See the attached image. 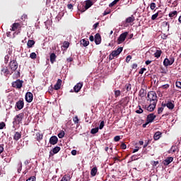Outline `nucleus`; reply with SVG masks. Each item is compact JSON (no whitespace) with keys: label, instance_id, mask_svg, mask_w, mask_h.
I'll use <instances>...</instances> for the list:
<instances>
[{"label":"nucleus","instance_id":"nucleus-1","mask_svg":"<svg viewBox=\"0 0 181 181\" xmlns=\"http://www.w3.org/2000/svg\"><path fill=\"white\" fill-rule=\"evenodd\" d=\"M147 101L150 103L158 104V95H156V91H150L147 94Z\"/></svg>","mask_w":181,"mask_h":181},{"label":"nucleus","instance_id":"nucleus-2","mask_svg":"<svg viewBox=\"0 0 181 181\" xmlns=\"http://www.w3.org/2000/svg\"><path fill=\"white\" fill-rule=\"evenodd\" d=\"M93 3L91 0H86L85 1V6H78V9L81 13L86 12V11H87V9H90V8H91V6H93Z\"/></svg>","mask_w":181,"mask_h":181},{"label":"nucleus","instance_id":"nucleus-3","mask_svg":"<svg viewBox=\"0 0 181 181\" xmlns=\"http://www.w3.org/2000/svg\"><path fill=\"white\" fill-rule=\"evenodd\" d=\"M24 117H25V113L24 112H21V113L17 115L14 117L13 124H16L17 125H19V124H21L22 123V119H23Z\"/></svg>","mask_w":181,"mask_h":181},{"label":"nucleus","instance_id":"nucleus-4","mask_svg":"<svg viewBox=\"0 0 181 181\" xmlns=\"http://www.w3.org/2000/svg\"><path fill=\"white\" fill-rule=\"evenodd\" d=\"M12 87L16 88L17 90H21L23 86V81L21 79H17L16 81L12 82Z\"/></svg>","mask_w":181,"mask_h":181},{"label":"nucleus","instance_id":"nucleus-5","mask_svg":"<svg viewBox=\"0 0 181 181\" xmlns=\"http://www.w3.org/2000/svg\"><path fill=\"white\" fill-rule=\"evenodd\" d=\"M9 67L13 72L16 71L18 69V62H16V59L11 60Z\"/></svg>","mask_w":181,"mask_h":181},{"label":"nucleus","instance_id":"nucleus-6","mask_svg":"<svg viewBox=\"0 0 181 181\" xmlns=\"http://www.w3.org/2000/svg\"><path fill=\"white\" fill-rule=\"evenodd\" d=\"M127 36H128V32H124L122 33L117 39L118 45H121V43H122L123 42H125V40L127 39Z\"/></svg>","mask_w":181,"mask_h":181},{"label":"nucleus","instance_id":"nucleus-7","mask_svg":"<svg viewBox=\"0 0 181 181\" xmlns=\"http://www.w3.org/2000/svg\"><path fill=\"white\" fill-rule=\"evenodd\" d=\"M25 101L27 103H32L33 101V93L31 92H27L25 94Z\"/></svg>","mask_w":181,"mask_h":181},{"label":"nucleus","instance_id":"nucleus-8","mask_svg":"<svg viewBox=\"0 0 181 181\" xmlns=\"http://www.w3.org/2000/svg\"><path fill=\"white\" fill-rule=\"evenodd\" d=\"M16 107L18 110H22L23 107H25V102H23V99H20V100L16 102Z\"/></svg>","mask_w":181,"mask_h":181},{"label":"nucleus","instance_id":"nucleus-9","mask_svg":"<svg viewBox=\"0 0 181 181\" xmlns=\"http://www.w3.org/2000/svg\"><path fill=\"white\" fill-rule=\"evenodd\" d=\"M155 118H156V115H155L153 113H151L148 115L146 121L151 124V122H153Z\"/></svg>","mask_w":181,"mask_h":181},{"label":"nucleus","instance_id":"nucleus-10","mask_svg":"<svg viewBox=\"0 0 181 181\" xmlns=\"http://www.w3.org/2000/svg\"><path fill=\"white\" fill-rule=\"evenodd\" d=\"M82 88H83V82H79L74 87V90L75 93H78Z\"/></svg>","mask_w":181,"mask_h":181},{"label":"nucleus","instance_id":"nucleus-11","mask_svg":"<svg viewBox=\"0 0 181 181\" xmlns=\"http://www.w3.org/2000/svg\"><path fill=\"white\" fill-rule=\"evenodd\" d=\"M59 142V139L56 136H52L49 139V144L51 145H56Z\"/></svg>","mask_w":181,"mask_h":181},{"label":"nucleus","instance_id":"nucleus-12","mask_svg":"<svg viewBox=\"0 0 181 181\" xmlns=\"http://www.w3.org/2000/svg\"><path fill=\"white\" fill-rule=\"evenodd\" d=\"M122 52V47H119L117 50H114L112 52V56L113 57H117L119 54H121Z\"/></svg>","mask_w":181,"mask_h":181},{"label":"nucleus","instance_id":"nucleus-13","mask_svg":"<svg viewBox=\"0 0 181 181\" xmlns=\"http://www.w3.org/2000/svg\"><path fill=\"white\" fill-rule=\"evenodd\" d=\"M60 147L56 146L52 148V151L49 152V156H53V155H56V153H59L60 152Z\"/></svg>","mask_w":181,"mask_h":181},{"label":"nucleus","instance_id":"nucleus-14","mask_svg":"<svg viewBox=\"0 0 181 181\" xmlns=\"http://www.w3.org/2000/svg\"><path fill=\"white\" fill-rule=\"evenodd\" d=\"M173 162V157H168L165 160L163 161V163L165 166L170 165Z\"/></svg>","mask_w":181,"mask_h":181},{"label":"nucleus","instance_id":"nucleus-15","mask_svg":"<svg viewBox=\"0 0 181 181\" xmlns=\"http://www.w3.org/2000/svg\"><path fill=\"white\" fill-rule=\"evenodd\" d=\"M21 28H22V25H21V23H14L12 25L11 30H12L13 32H15V30H17L18 29H21Z\"/></svg>","mask_w":181,"mask_h":181},{"label":"nucleus","instance_id":"nucleus-16","mask_svg":"<svg viewBox=\"0 0 181 181\" xmlns=\"http://www.w3.org/2000/svg\"><path fill=\"white\" fill-rule=\"evenodd\" d=\"M155 108H156V103H151L150 105L146 107V110L147 111H149V112H152L155 110Z\"/></svg>","mask_w":181,"mask_h":181},{"label":"nucleus","instance_id":"nucleus-17","mask_svg":"<svg viewBox=\"0 0 181 181\" xmlns=\"http://www.w3.org/2000/svg\"><path fill=\"white\" fill-rule=\"evenodd\" d=\"M95 45H100L101 43V35H100V33L95 34Z\"/></svg>","mask_w":181,"mask_h":181},{"label":"nucleus","instance_id":"nucleus-18","mask_svg":"<svg viewBox=\"0 0 181 181\" xmlns=\"http://www.w3.org/2000/svg\"><path fill=\"white\" fill-rule=\"evenodd\" d=\"M62 79H58L56 84L54 86V90H60V88H62Z\"/></svg>","mask_w":181,"mask_h":181},{"label":"nucleus","instance_id":"nucleus-19","mask_svg":"<svg viewBox=\"0 0 181 181\" xmlns=\"http://www.w3.org/2000/svg\"><path fill=\"white\" fill-rule=\"evenodd\" d=\"M22 138V133L16 132L13 136V140L18 141V139Z\"/></svg>","mask_w":181,"mask_h":181},{"label":"nucleus","instance_id":"nucleus-20","mask_svg":"<svg viewBox=\"0 0 181 181\" xmlns=\"http://www.w3.org/2000/svg\"><path fill=\"white\" fill-rule=\"evenodd\" d=\"M162 136V132L158 131L154 134L153 139L154 141H158L160 139V137Z\"/></svg>","mask_w":181,"mask_h":181},{"label":"nucleus","instance_id":"nucleus-21","mask_svg":"<svg viewBox=\"0 0 181 181\" xmlns=\"http://www.w3.org/2000/svg\"><path fill=\"white\" fill-rule=\"evenodd\" d=\"M135 21V16L134 15H132L131 16L126 18L125 22L126 23H132Z\"/></svg>","mask_w":181,"mask_h":181},{"label":"nucleus","instance_id":"nucleus-22","mask_svg":"<svg viewBox=\"0 0 181 181\" xmlns=\"http://www.w3.org/2000/svg\"><path fill=\"white\" fill-rule=\"evenodd\" d=\"M80 44L83 46V47H87L88 45H90V41L86 40V39H83L80 41Z\"/></svg>","mask_w":181,"mask_h":181},{"label":"nucleus","instance_id":"nucleus-23","mask_svg":"<svg viewBox=\"0 0 181 181\" xmlns=\"http://www.w3.org/2000/svg\"><path fill=\"white\" fill-rule=\"evenodd\" d=\"M49 57H50V62L52 63V64H53L54 63V62H56V58L57 57L56 56V54L51 53Z\"/></svg>","mask_w":181,"mask_h":181},{"label":"nucleus","instance_id":"nucleus-24","mask_svg":"<svg viewBox=\"0 0 181 181\" xmlns=\"http://www.w3.org/2000/svg\"><path fill=\"white\" fill-rule=\"evenodd\" d=\"M139 97H141V98H143V97H145V95H146V90L141 88L139 92Z\"/></svg>","mask_w":181,"mask_h":181},{"label":"nucleus","instance_id":"nucleus-25","mask_svg":"<svg viewBox=\"0 0 181 181\" xmlns=\"http://www.w3.org/2000/svg\"><path fill=\"white\" fill-rule=\"evenodd\" d=\"M163 66H165V67H168V66H172V64H170V61L169 59L165 58L163 61Z\"/></svg>","mask_w":181,"mask_h":181},{"label":"nucleus","instance_id":"nucleus-26","mask_svg":"<svg viewBox=\"0 0 181 181\" xmlns=\"http://www.w3.org/2000/svg\"><path fill=\"white\" fill-rule=\"evenodd\" d=\"M167 107L168 110H173V108H175V104H173L171 101H168L167 103Z\"/></svg>","mask_w":181,"mask_h":181},{"label":"nucleus","instance_id":"nucleus-27","mask_svg":"<svg viewBox=\"0 0 181 181\" xmlns=\"http://www.w3.org/2000/svg\"><path fill=\"white\" fill-rule=\"evenodd\" d=\"M34 45H35V40H29L28 43H27V46L29 48L33 47Z\"/></svg>","mask_w":181,"mask_h":181},{"label":"nucleus","instance_id":"nucleus-28","mask_svg":"<svg viewBox=\"0 0 181 181\" xmlns=\"http://www.w3.org/2000/svg\"><path fill=\"white\" fill-rule=\"evenodd\" d=\"M97 167H94L93 168L91 169L90 170V175L91 176L94 177L95 175H97Z\"/></svg>","mask_w":181,"mask_h":181},{"label":"nucleus","instance_id":"nucleus-29","mask_svg":"<svg viewBox=\"0 0 181 181\" xmlns=\"http://www.w3.org/2000/svg\"><path fill=\"white\" fill-rule=\"evenodd\" d=\"M169 18H175V16H177V11H174L168 14Z\"/></svg>","mask_w":181,"mask_h":181},{"label":"nucleus","instance_id":"nucleus-30","mask_svg":"<svg viewBox=\"0 0 181 181\" xmlns=\"http://www.w3.org/2000/svg\"><path fill=\"white\" fill-rule=\"evenodd\" d=\"M1 73H4V76H8L9 74V69H8V67L4 68L1 69Z\"/></svg>","mask_w":181,"mask_h":181},{"label":"nucleus","instance_id":"nucleus-31","mask_svg":"<svg viewBox=\"0 0 181 181\" xmlns=\"http://www.w3.org/2000/svg\"><path fill=\"white\" fill-rule=\"evenodd\" d=\"M160 54H162V50H156V52L154 53V56L157 59H159V57H160Z\"/></svg>","mask_w":181,"mask_h":181},{"label":"nucleus","instance_id":"nucleus-32","mask_svg":"<svg viewBox=\"0 0 181 181\" xmlns=\"http://www.w3.org/2000/svg\"><path fill=\"white\" fill-rule=\"evenodd\" d=\"M124 88L127 90V91H131L132 88V85L131 83H127L124 86Z\"/></svg>","mask_w":181,"mask_h":181},{"label":"nucleus","instance_id":"nucleus-33","mask_svg":"<svg viewBox=\"0 0 181 181\" xmlns=\"http://www.w3.org/2000/svg\"><path fill=\"white\" fill-rule=\"evenodd\" d=\"M118 2H119V0H115V1H113L112 3H110L109 4V8H112V6L117 5V4H118Z\"/></svg>","mask_w":181,"mask_h":181},{"label":"nucleus","instance_id":"nucleus-34","mask_svg":"<svg viewBox=\"0 0 181 181\" xmlns=\"http://www.w3.org/2000/svg\"><path fill=\"white\" fill-rule=\"evenodd\" d=\"M119 95H121V90H115V98H118V97H119Z\"/></svg>","mask_w":181,"mask_h":181},{"label":"nucleus","instance_id":"nucleus-35","mask_svg":"<svg viewBox=\"0 0 181 181\" xmlns=\"http://www.w3.org/2000/svg\"><path fill=\"white\" fill-rule=\"evenodd\" d=\"M69 46H70V42H69L65 41L63 43V47H64L65 49H69Z\"/></svg>","mask_w":181,"mask_h":181},{"label":"nucleus","instance_id":"nucleus-36","mask_svg":"<svg viewBox=\"0 0 181 181\" xmlns=\"http://www.w3.org/2000/svg\"><path fill=\"white\" fill-rule=\"evenodd\" d=\"M36 136L37 141H41V139H43V135L40 134V133H37Z\"/></svg>","mask_w":181,"mask_h":181},{"label":"nucleus","instance_id":"nucleus-37","mask_svg":"<svg viewBox=\"0 0 181 181\" xmlns=\"http://www.w3.org/2000/svg\"><path fill=\"white\" fill-rule=\"evenodd\" d=\"M30 59H32L33 60H35V59H36V57H37V55L36 54L35 52H32V53L30 54Z\"/></svg>","mask_w":181,"mask_h":181},{"label":"nucleus","instance_id":"nucleus-38","mask_svg":"<svg viewBox=\"0 0 181 181\" xmlns=\"http://www.w3.org/2000/svg\"><path fill=\"white\" fill-rule=\"evenodd\" d=\"M98 132V127L93 128L90 130V134H97Z\"/></svg>","mask_w":181,"mask_h":181},{"label":"nucleus","instance_id":"nucleus-39","mask_svg":"<svg viewBox=\"0 0 181 181\" xmlns=\"http://www.w3.org/2000/svg\"><path fill=\"white\" fill-rule=\"evenodd\" d=\"M139 110H136V114H142L144 112V110L141 107V105H139Z\"/></svg>","mask_w":181,"mask_h":181},{"label":"nucleus","instance_id":"nucleus-40","mask_svg":"<svg viewBox=\"0 0 181 181\" xmlns=\"http://www.w3.org/2000/svg\"><path fill=\"white\" fill-rule=\"evenodd\" d=\"M158 16H159V12L156 13L151 16V21H155Z\"/></svg>","mask_w":181,"mask_h":181},{"label":"nucleus","instance_id":"nucleus-41","mask_svg":"<svg viewBox=\"0 0 181 181\" xmlns=\"http://www.w3.org/2000/svg\"><path fill=\"white\" fill-rule=\"evenodd\" d=\"M64 131H61L60 133L58 134V137L62 139V138H64Z\"/></svg>","mask_w":181,"mask_h":181},{"label":"nucleus","instance_id":"nucleus-42","mask_svg":"<svg viewBox=\"0 0 181 181\" xmlns=\"http://www.w3.org/2000/svg\"><path fill=\"white\" fill-rule=\"evenodd\" d=\"M170 85L169 84H165L160 86V88H162L163 90H168V88H169Z\"/></svg>","mask_w":181,"mask_h":181},{"label":"nucleus","instance_id":"nucleus-43","mask_svg":"<svg viewBox=\"0 0 181 181\" xmlns=\"http://www.w3.org/2000/svg\"><path fill=\"white\" fill-rule=\"evenodd\" d=\"M110 13H111V10H110V9L105 10L104 11V13H103V16H105L107 15H110Z\"/></svg>","mask_w":181,"mask_h":181},{"label":"nucleus","instance_id":"nucleus-44","mask_svg":"<svg viewBox=\"0 0 181 181\" xmlns=\"http://www.w3.org/2000/svg\"><path fill=\"white\" fill-rule=\"evenodd\" d=\"M155 8H156V4L155 3H151L150 4V8L151 9V11H153V9H155Z\"/></svg>","mask_w":181,"mask_h":181},{"label":"nucleus","instance_id":"nucleus-45","mask_svg":"<svg viewBox=\"0 0 181 181\" xmlns=\"http://www.w3.org/2000/svg\"><path fill=\"white\" fill-rule=\"evenodd\" d=\"M131 160H132V161H134V160H138V156H136V155H133V156H132Z\"/></svg>","mask_w":181,"mask_h":181},{"label":"nucleus","instance_id":"nucleus-46","mask_svg":"<svg viewBox=\"0 0 181 181\" xmlns=\"http://www.w3.org/2000/svg\"><path fill=\"white\" fill-rule=\"evenodd\" d=\"M168 59L170 60V63L172 66V64H173V63H175V57H170Z\"/></svg>","mask_w":181,"mask_h":181},{"label":"nucleus","instance_id":"nucleus-47","mask_svg":"<svg viewBox=\"0 0 181 181\" xmlns=\"http://www.w3.org/2000/svg\"><path fill=\"white\" fill-rule=\"evenodd\" d=\"M131 59H132V57L131 55H128L126 57V63H129V62H131Z\"/></svg>","mask_w":181,"mask_h":181},{"label":"nucleus","instance_id":"nucleus-48","mask_svg":"<svg viewBox=\"0 0 181 181\" xmlns=\"http://www.w3.org/2000/svg\"><path fill=\"white\" fill-rule=\"evenodd\" d=\"M21 21H26V19H28V15L26 14H23V16H21Z\"/></svg>","mask_w":181,"mask_h":181},{"label":"nucleus","instance_id":"nucleus-49","mask_svg":"<svg viewBox=\"0 0 181 181\" xmlns=\"http://www.w3.org/2000/svg\"><path fill=\"white\" fill-rule=\"evenodd\" d=\"M151 165H152V166L155 167V166L159 165V161H155V160L151 161Z\"/></svg>","mask_w":181,"mask_h":181},{"label":"nucleus","instance_id":"nucleus-50","mask_svg":"<svg viewBox=\"0 0 181 181\" xmlns=\"http://www.w3.org/2000/svg\"><path fill=\"white\" fill-rule=\"evenodd\" d=\"M8 62H9V55H6L4 57V63L8 64Z\"/></svg>","mask_w":181,"mask_h":181},{"label":"nucleus","instance_id":"nucleus-51","mask_svg":"<svg viewBox=\"0 0 181 181\" xmlns=\"http://www.w3.org/2000/svg\"><path fill=\"white\" fill-rule=\"evenodd\" d=\"M60 181H69V176L64 175Z\"/></svg>","mask_w":181,"mask_h":181},{"label":"nucleus","instance_id":"nucleus-52","mask_svg":"<svg viewBox=\"0 0 181 181\" xmlns=\"http://www.w3.org/2000/svg\"><path fill=\"white\" fill-rule=\"evenodd\" d=\"M73 121L74 124H78V117L76 116L75 117H74Z\"/></svg>","mask_w":181,"mask_h":181},{"label":"nucleus","instance_id":"nucleus-53","mask_svg":"<svg viewBox=\"0 0 181 181\" xmlns=\"http://www.w3.org/2000/svg\"><path fill=\"white\" fill-rule=\"evenodd\" d=\"M119 139H121V137H120L119 136H115V138H114L115 142H118V141H119Z\"/></svg>","mask_w":181,"mask_h":181},{"label":"nucleus","instance_id":"nucleus-54","mask_svg":"<svg viewBox=\"0 0 181 181\" xmlns=\"http://www.w3.org/2000/svg\"><path fill=\"white\" fill-rule=\"evenodd\" d=\"M5 127H6L5 122H2L0 123V129H4Z\"/></svg>","mask_w":181,"mask_h":181},{"label":"nucleus","instance_id":"nucleus-55","mask_svg":"<svg viewBox=\"0 0 181 181\" xmlns=\"http://www.w3.org/2000/svg\"><path fill=\"white\" fill-rule=\"evenodd\" d=\"M120 148L121 149H127V144H125V143H122Z\"/></svg>","mask_w":181,"mask_h":181},{"label":"nucleus","instance_id":"nucleus-56","mask_svg":"<svg viewBox=\"0 0 181 181\" xmlns=\"http://www.w3.org/2000/svg\"><path fill=\"white\" fill-rule=\"evenodd\" d=\"M163 107H158V114H162V112H163Z\"/></svg>","mask_w":181,"mask_h":181},{"label":"nucleus","instance_id":"nucleus-57","mask_svg":"<svg viewBox=\"0 0 181 181\" xmlns=\"http://www.w3.org/2000/svg\"><path fill=\"white\" fill-rule=\"evenodd\" d=\"M146 71V68H141L139 71V74H144V71Z\"/></svg>","mask_w":181,"mask_h":181},{"label":"nucleus","instance_id":"nucleus-58","mask_svg":"<svg viewBox=\"0 0 181 181\" xmlns=\"http://www.w3.org/2000/svg\"><path fill=\"white\" fill-rule=\"evenodd\" d=\"M175 86H176V87H177V88H181V82L180 81H177L175 83Z\"/></svg>","mask_w":181,"mask_h":181},{"label":"nucleus","instance_id":"nucleus-59","mask_svg":"<svg viewBox=\"0 0 181 181\" xmlns=\"http://www.w3.org/2000/svg\"><path fill=\"white\" fill-rule=\"evenodd\" d=\"M98 26H100V23L97 22L96 23H95L93 26V29H97L98 28Z\"/></svg>","mask_w":181,"mask_h":181},{"label":"nucleus","instance_id":"nucleus-60","mask_svg":"<svg viewBox=\"0 0 181 181\" xmlns=\"http://www.w3.org/2000/svg\"><path fill=\"white\" fill-rule=\"evenodd\" d=\"M104 128V121H102L99 125V129H103Z\"/></svg>","mask_w":181,"mask_h":181},{"label":"nucleus","instance_id":"nucleus-61","mask_svg":"<svg viewBox=\"0 0 181 181\" xmlns=\"http://www.w3.org/2000/svg\"><path fill=\"white\" fill-rule=\"evenodd\" d=\"M4 144H0V155L2 153V152H4Z\"/></svg>","mask_w":181,"mask_h":181},{"label":"nucleus","instance_id":"nucleus-62","mask_svg":"<svg viewBox=\"0 0 181 181\" xmlns=\"http://www.w3.org/2000/svg\"><path fill=\"white\" fill-rule=\"evenodd\" d=\"M67 8H68V9L73 10L74 6L71 4H69L67 5Z\"/></svg>","mask_w":181,"mask_h":181},{"label":"nucleus","instance_id":"nucleus-63","mask_svg":"<svg viewBox=\"0 0 181 181\" xmlns=\"http://www.w3.org/2000/svg\"><path fill=\"white\" fill-rule=\"evenodd\" d=\"M18 173H21L22 172V163L19 164V168L18 169Z\"/></svg>","mask_w":181,"mask_h":181},{"label":"nucleus","instance_id":"nucleus-64","mask_svg":"<svg viewBox=\"0 0 181 181\" xmlns=\"http://www.w3.org/2000/svg\"><path fill=\"white\" fill-rule=\"evenodd\" d=\"M35 179H36V177H35V176H33L28 178L26 181H35Z\"/></svg>","mask_w":181,"mask_h":181}]
</instances>
